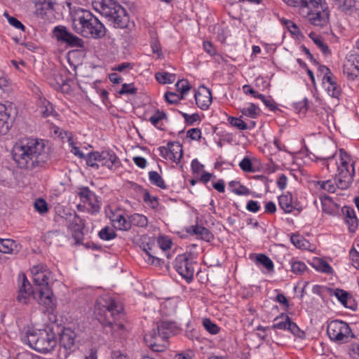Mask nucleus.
Instances as JSON below:
<instances>
[{
	"instance_id": "1",
	"label": "nucleus",
	"mask_w": 359,
	"mask_h": 359,
	"mask_svg": "<svg viewBox=\"0 0 359 359\" xmlns=\"http://www.w3.org/2000/svg\"><path fill=\"white\" fill-rule=\"evenodd\" d=\"M323 165L326 166L329 172L335 175L336 184L331 180L319 181L318 184L321 189L330 193L336 191V187L346 189L351 185L355 175V161L343 149L339 150V155H332L323 159Z\"/></svg>"
},
{
	"instance_id": "2",
	"label": "nucleus",
	"mask_w": 359,
	"mask_h": 359,
	"mask_svg": "<svg viewBox=\"0 0 359 359\" xmlns=\"http://www.w3.org/2000/svg\"><path fill=\"white\" fill-rule=\"evenodd\" d=\"M57 300L53 292L48 288L46 282V315L48 324L46 323V353L54 349L57 345L56 337L60 336V344L65 349H71L74 345L76 333L70 328H65L57 322L55 311Z\"/></svg>"
},
{
	"instance_id": "3",
	"label": "nucleus",
	"mask_w": 359,
	"mask_h": 359,
	"mask_svg": "<svg viewBox=\"0 0 359 359\" xmlns=\"http://www.w3.org/2000/svg\"><path fill=\"white\" fill-rule=\"evenodd\" d=\"M44 147L45 143L43 140H19L13 147V158L20 168L32 169L39 165V157Z\"/></svg>"
},
{
	"instance_id": "4",
	"label": "nucleus",
	"mask_w": 359,
	"mask_h": 359,
	"mask_svg": "<svg viewBox=\"0 0 359 359\" xmlns=\"http://www.w3.org/2000/svg\"><path fill=\"white\" fill-rule=\"evenodd\" d=\"M297 8L300 15L313 26L326 27L330 21V10L325 0H283Z\"/></svg>"
},
{
	"instance_id": "5",
	"label": "nucleus",
	"mask_w": 359,
	"mask_h": 359,
	"mask_svg": "<svg viewBox=\"0 0 359 359\" xmlns=\"http://www.w3.org/2000/svg\"><path fill=\"white\" fill-rule=\"evenodd\" d=\"M73 23L74 29L84 37L100 39L105 35L104 25L89 11H77Z\"/></svg>"
},
{
	"instance_id": "6",
	"label": "nucleus",
	"mask_w": 359,
	"mask_h": 359,
	"mask_svg": "<svg viewBox=\"0 0 359 359\" xmlns=\"http://www.w3.org/2000/svg\"><path fill=\"white\" fill-rule=\"evenodd\" d=\"M177 330L175 323L161 320L157 323L156 329L144 335V341L153 351L161 352L168 348L170 335L176 334Z\"/></svg>"
},
{
	"instance_id": "7",
	"label": "nucleus",
	"mask_w": 359,
	"mask_h": 359,
	"mask_svg": "<svg viewBox=\"0 0 359 359\" xmlns=\"http://www.w3.org/2000/svg\"><path fill=\"white\" fill-rule=\"evenodd\" d=\"M103 301H104V304H102L101 300L97 302L98 305H102L101 309L104 311L106 317V319L102 322L103 326L109 327L111 332L118 329H122L123 325L121 323H116L109 319V317H111L114 320H116L123 315V308L122 304L111 298L103 299Z\"/></svg>"
},
{
	"instance_id": "8",
	"label": "nucleus",
	"mask_w": 359,
	"mask_h": 359,
	"mask_svg": "<svg viewBox=\"0 0 359 359\" xmlns=\"http://www.w3.org/2000/svg\"><path fill=\"white\" fill-rule=\"evenodd\" d=\"M86 164L95 169L100 167H107L112 170L120 165L121 162L116 154L113 151H102V152L94 151L88 154L86 156Z\"/></svg>"
},
{
	"instance_id": "9",
	"label": "nucleus",
	"mask_w": 359,
	"mask_h": 359,
	"mask_svg": "<svg viewBox=\"0 0 359 359\" xmlns=\"http://www.w3.org/2000/svg\"><path fill=\"white\" fill-rule=\"evenodd\" d=\"M327 334L332 341L345 344L354 338L349 325L340 320L330 321L327 325Z\"/></svg>"
},
{
	"instance_id": "10",
	"label": "nucleus",
	"mask_w": 359,
	"mask_h": 359,
	"mask_svg": "<svg viewBox=\"0 0 359 359\" xmlns=\"http://www.w3.org/2000/svg\"><path fill=\"white\" fill-rule=\"evenodd\" d=\"M55 211L57 218L56 220L60 222V219L62 223L65 222L66 225L72 229L75 234L74 235V239L76 243H80V241L82 239L83 233L80 231L81 227L78 224V222H81V219L78 217L76 213L68 207H65L60 204H57L55 207Z\"/></svg>"
},
{
	"instance_id": "11",
	"label": "nucleus",
	"mask_w": 359,
	"mask_h": 359,
	"mask_svg": "<svg viewBox=\"0 0 359 359\" xmlns=\"http://www.w3.org/2000/svg\"><path fill=\"white\" fill-rule=\"evenodd\" d=\"M77 194L82 203V204L77 205L78 210H85L91 215H95L100 212L101 202L98 201L96 194L88 187L78 188Z\"/></svg>"
},
{
	"instance_id": "12",
	"label": "nucleus",
	"mask_w": 359,
	"mask_h": 359,
	"mask_svg": "<svg viewBox=\"0 0 359 359\" xmlns=\"http://www.w3.org/2000/svg\"><path fill=\"white\" fill-rule=\"evenodd\" d=\"M191 254L184 253L176 257L173 262V266L176 271L184 278L187 283H190L194 278L195 271L194 266L196 265Z\"/></svg>"
},
{
	"instance_id": "13",
	"label": "nucleus",
	"mask_w": 359,
	"mask_h": 359,
	"mask_svg": "<svg viewBox=\"0 0 359 359\" xmlns=\"http://www.w3.org/2000/svg\"><path fill=\"white\" fill-rule=\"evenodd\" d=\"M32 274V280L34 283V288L32 290V297L41 305L45 304L43 299L44 285L45 283V269L42 264L34 266L31 269Z\"/></svg>"
},
{
	"instance_id": "14",
	"label": "nucleus",
	"mask_w": 359,
	"mask_h": 359,
	"mask_svg": "<svg viewBox=\"0 0 359 359\" xmlns=\"http://www.w3.org/2000/svg\"><path fill=\"white\" fill-rule=\"evenodd\" d=\"M51 36L56 39L57 42L66 45H83V43L81 39L74 35L63 25L55 26L51 32Z\"/></svg>"
},
{
	"instance_id": "15",
	"label": "nucleus",
	"mask_w": 359,
	"mask_h": 359,
	"mask_svg": "<svg viewBox=\"0 0 359 359\" xmlns=\"http://www.w3.org/2000/svg\"><path fill=\"white\" fill-rule=\"evenodd\" d=\"M343 73L349 81H354L359 75V53L353 52L348 54L344 62Z\"/></svg>"
},
{
	"instance_id": "16",
	"label": "nucleus",
	"mask_w": 359,
	"mask_h": 359,
	"mask_svg": "<svg viewBox=\"0 0 359 359\" xmlns=\"http://www.w3.org/2000/svg\"><path fill=\"white\" fill-rule=\"evenodd\" d=\"M18 281L20 286L17 299L19 302L25 304L27 303L30 295H32L34 285H31L24 273L18 274Z\"/></svg>"
},
{
	"instance_id": "17",
	"label": "nucleus",
	"mask_w": 359,
	"mask_h": 359,
	"mask_svg": "<svg viewBox=\"0 0 359 359\" xmlns=\"http://www.w3.org/2000/svg\"><path fill=\"white\" fill-rule=\"evenodd\" d=\"M26 335L23 340L29 344V346L40 353H45V339L39 337V333L28 327L26 331Z\"/></svg>"
},
{
	"instance_id": "18",
	"label": "nucleus",
	"mask_w": 359,
	"mask_h": 359,
	"mask_svg": "<svg viewBox=\"0 0 359 359\" xmlns=\"http://www.w3.org/2000/svg\"><path fill=\"white\" fill-rule=\"evenodd\" d=\"M196 103L203 110L208 109L212 103V93L209 88L202 86L195 93Z\"/></svg>"
},
{
	"instance_id": "19",
	"label": "nucleus",
	"mask_w": 359,
	"mask_h": 359,
	"mask_svg": "<svg viewBox=\"0 0 359 359\" xmlns=\"http://www.w3.org/2000/svg\"><path fill=\"white\" fill-rule=\"evenodd\" d=\"M100 8H97L99 12L108 19L113 17L116 12L121 6L114 0H100L97 2Z\"/></svg>"
},
{
	"instance_id": "20",
	"label": "nucleus",
	"mask_w": 359,
	"mask_h": 359,
	"mask_svg": "<svg viewBox=\"0 0 359 359\" xmlns=\"http://www.w3.org/2000/svg\"><path fill=\"white\" fill-rule=\"evenodd\" d=\"M323 84L327 93L334 98H338L341 94V88L337 83V79L333 75L323 76Z\"/></svg>"
},
{
	"instance_id": "21",
	"label": "nucleus",
	"mask_w": 359,
	"mask_h": 359,
	"mask_svg": "<svg viewBox=\"0 0 359 359\" xmlns=\"http://www.w3.org/2000/svg\"><path fill=\"white\" fill-rule=\"evenodd\" d=\"M341 211L344 216V221L348 226V231L351 233H354L358 226V219L355 215L354 209L352 207L344 206Z\"/></svg>"
},
{
	"instance_id": "22",
	"label": "nucleus",
	"mask_w": 359,
	"mask_h": 359,
	"mask_svg": "<svg viewBox=\"0 0 359 359\" xmlns=\"http://www.w3.org/2000/svg\"><path fill=\"white\" fill-rule=\"evenodd\" d=\"M109 217L113 226L118 230L128 231L131 228L130 219H126L123 214L111 211Z\"/></svg>"
},
{
	"instance_id": "23",
	"label": "nucleus",
	"mask_w": 359,
	"mask_h": 359,
	"mask_svg": "<svg viewBox=\"0 0 359 359\" xmlns=\"http://www.w3.org/2000/svg\"><path fill=\"white\" fill-rule=\"evenodd\" d=\"M337 8L341 12L352 15L359 11L358 0H334Z\"/></svg>"
},
{
	"instance_id": "24",
	"label": "nucleus",
	"mask_w": 359,
	"mask_h": 359,
	"mask_svg": "<svg viewBox=\"0 0 359 359\" xmlns=\"http://www.w3.org/2000/svg\"><path fill=\"white\" fill-rule=\"evenodd\" d=\"M143 250L147 256L144 259L148 264L155 266H161L163 264L162 259L156 256L158 248L154 244L147 243L143 246Z\"/></svg>"
},
{
	"instance_id": "25",
	"label": "nucleus",
	"mask_w": 359,
	"mask_h": 359,
	"mask_svg": "<svg viewBox=\"0 0 359 359\" xmlns=\"http://www.w3.org/2000/svg\"><path fill=\"white\" fill-rule=\"evenodd\" d=\"M48 83L55 90H61L63 93H67L70 89L69 86L59 74H53V75L48 78Z\"/></svg>"
},
{
	"instance_id": "26",
	"label": "nucleus",
	"mask_w": 359,
	"mask_h": 359,
	"mask_svg": "<svg viewBox=\"0 0 359 359\" xmlns=\"http://www.w3.org/2000/svg\"><path fill=\"white\" fill-rule=\"evenodd\" d=\"M109 20L113 21L114 25L120 28H126L129 22V17L126 10L122 6L118 9L116 14L109 18Z\"/></svg>"
},
{
	"instance_id": "27",
	"label": "nucleus",
	"mask_w": 359,
	"mask_h": 359,
	"mask_svg": "<svg viewBox=\"0 0 359 359\" xmlns=\"http://www.w3.org/2000/svg\"><path fill=\"white\" fill-rule=\"evenodd\" d=\"M10 118V112L4 104L0 103V135L8 133L10 126L8 119Z\"/></svg>"
},
{
	"instance_id": "28",
	"label": "nucleus",
	"mask_w": 359,
	"mask_h": 359,
	"mask_svg": "<svg viewBox=\"0 0 359 359\" xmlns=\"http://www.w3.org/2000/svg\"><path fill=\"white\" fill-rule=\"evenodd\" d=\"M170 161L179 163L183 156L182 145L178 142H169L168 143Z\"/></svg>"
},
{
	"instance_id": "29",
	"label": "nucleus",
	"mask_w": 359,
	"mask_h": 359,
	"mask_svg": "<svg viewBox=\"0 0 359 359\" xmlns=\"http://www.w3.org/2000/svg\"><path fill=\"white\" fill-rule=\"evenodd\" d=\"M278 203L281 209L285 213H290L295 209V205L292 202V194L287 193L278 197Z\"/></svg>"
},
{
	"instance_id": "30",
	"label": "nucleus",
	"mask_w": 359,
	"mask_h": 359,
	"mask_svg": "<svg viewBox=\"0 0 359 359\" xmlns=\"http://www.w3.org/2000/svg\"><path fill=\"white\" fill-rule=\"evenodd\" d=\"M85 56L84 50L81 49H74L69 50L67 53V59L70 65H76L82 62Z\"/></svg>"
},
{
	"instance_id": "31",
	"label": "nucleus",
	"mask_w": 359,
	"mask_h": 359,
	"mask_svg": "<svg viewBox=\"0 0 359 359\" xmlns=\"http://www.w3.org/2000/svg\"><path fill=\"white\" fill-rule=\"evenodd\" d=\"M189 232L201 236V238L205 241H210L213 238V235L211 232L205 227L203 226L196 225L190 226Z\"/></svg>"
},
{
	"instance_id": "32",
	"label": "nucleus",
	"mask_w": 359,
	"mask_h": 359,
	"mask_svg": "<svg viewBox=\"0 0 359 359\" xmlns=\"http://www.w3.org/2000/svg\"><path fill=\"white\" fill-rule=\"evenodd\" d=\"M289 321V316L286 314L282 313L279 316H277L274 318L273 324L271 326V328L273 330H287Z\"/></svg>"
},
{
	"instance_id": "33",
	"label": "nucleus",
	"mask_w": 359,
	"mask_h": 359,
	"mask_svg": "<svg viewBox=\"0 0 359 359\" xmlns=\"http://www.w3.org/2000/svg\"><path fill=\"white\" fill-rule=\"evenodd\" d=\"M231 191L238 196H248L250 194V190L238 182L231 181L229 183Z\"/></svg>"
},
{
	"instance_id": "34",
	"label": "nucleus",
	"mask_w": 359,
	"mask_h": 359,
	"mask_svg": "<svg viewBox=\"0 0 359 359\" xmlns=\"http://www.w3.org/2000/svg\"><path fill=\"white\" fill-rule=\"evenodd\" d=\"M130 226L146 227L148 224L147 217L143 215L134 213L129 216Z\"/></svg>"
},
{
	"instance_id": "35",
	"label": "nucleus",
	"mask_w": 359,
	"mask_h": 359,
	"mask_svg": "<svg viewBox=\"0 0 359 359\" xmlns=\"http://www.w3.org/2000/svg\"><path fill=\"white\" fill-rule=\"evenodd\" d=\"M156 81L162 84L172 83L175 82L176 76L175 74L167 72H158L155 74Z\"/></svg>"
},
{
	"instance_id": "36",
	"label": "nucleus",
	"mask_w": 359,
	"mask_h": 359,
	"mask_svg": "<svg viewBox=\"0 0 359 359\" xmlns=\"http://www.w3.org/2000/svg\"><path fill=\"white\" fill-rule=\"evenodd\" d=\"M256 264H260L265 267L268 271H273L274 269V264L272 260L264 254H258L256 256Z\"/></svg>"
},
{
	"instance_id": "37",
	"label": "nucleus",
	"mask_w": 359,
	"mask_h": 359,
	"mask_svg": "<svg viewBox=\"0 0 359 359\" xmlns=\"http://www.w3.org/2000/svg\"><path fill=\"white\" fill-rule=\"evenodd\" d=\"M149 180L153 185L162 189H167V185L165 181L156 171L149 172Z\"/></svg>"
},
{
	"instance_id": "38",
	"label": "nucleus",
	"mask_w": 359,
	"mask_h": 359,
	"mask_svg": "<svg viewBox=\"0 0 359 359\" xmlns=\"http://www.w3.org/2000/svg\"><path fill=\"white\" fill-rule=\"evenodd\" d=\"M241 113L251 118H256L260 114V109L253 103H250L248 106L241 109Z\"/></svg>"
},
{
	"instance_id": "39",
	"label": "nucleus",
	"mask_w": 359,
	"mask_h": 359,
	"mask_svg": "<svg viewBox=\"0 0 359 359\" xmlns=\"http://www.w3.org/2000/svg\"><path fill=\"white\" fill-rule=\"evenodd\" d=\"M34 8V14L41 19L45 18V0H29Z\"/></svg>"
},
{
	"instance_id": "40",
	"label": "nucleus",
	"mask_w": 359,
	"mask_h": 359,
	"mask_svg": "<svg viewBox=\"0 0 359 359\" xmlns=\"http://www.w3.org/2000/svg\"><path fill=\"white\" fill-rule=\"evenodd\" d=\"M120 41L121 43H133L135 41V34L128 28H121L120 32Z\"/></svg>"
},
{
	"instance_id": "41",
	"label": "nucleus",
	"mask_w": 359,
	"mask_h": 359,
	"mask_svg": "<svg viewBox=\"0 0 359 359\" xmlns=\"http://www.w3.org/2000/svg\"><path fill=\"white\" fill-rule=\"evenodd\" d=\"M315 268L323 273H325L327 274L332 273L333 269L332 266L324 259H317L315 261Z\"/></svg>"
},
{
	"instance_id": "42",
	"label": "nucleus",
	"mask_w": 359,
	"mask_h": 359,
	"mask_svg": "<svg viewBox=\"0 0 359 359\" xmlns=\"http://www.w3.org/2000/svg\"><path fill=\"white\" fill-rule=\"evenodd\" d=\"M291 271L296 275L302 274L306 269V265L300 261L292 259L290 262Z\"/></svg>"
},
{
	"instance_id": "43",
	"label": "nucleus",
	"mask_w": 359,
	"mask_h": 359,
	"mask_svg": "<svg viewBox=\"0 0 359 359\" xmlns=\"http://www.w3.org/2000/svg\"><path fill=\"white\" fill-rule=\"evenodd\" d=\"M98 236L103 241H111L116 237V233L112 228L104 226L99 231Z\"/></svg>"
},
{
	"instance_id": "44",
	"label": "nucleus",
	"mask_w": 359,
	"mask_h": 359,
	"mask_svg": "<svg viewBox=\"0 0 359 359\" xmlns=\"http://www.w3.org/2000/svg\"><path fill=\"white\" fill-rule=\"evenodd\" d=\"M15 243L13 240L0 238V252L8 254L11 253Z\"/></svg>"
},
{
	"instance_id": "45",
	"label": "nucleus",
	"mask_w": 359,
	"mask_h": 359,
	"mask_svg": "<svg viewBox=\"0 0 359 359\" xmlns=\"http://www.w3.org/2000/svg\"><path fill=\"white\" fill-rule=\"evenodd\" d=\"M203 325L211 334H217L220 330L219 327L209 318H205L203 320Z\"/></svg>"
},
{
	"instance_id": "46",
	"label": "nucleus",
	"mask_w": 359,
	"mask_h": 359,
	"mask_svg": "<svg viewBox=\"0 0 359 359\" xmlns=\"http://www.w3.org/2000/svg\"><path fill=\"white\" fill-rule=\"evenodd\" d=\"M143 201L152 209H156L158 206V198L154 196H151L147 191L144 193Z\"/></svg>"
},
{
	"instance_id": "47",
	"label": "nucleus",
	"mask_w": 359,
	"mask_h": 359,
	"mask_svg": "<svg viewBox=\"0 0 359 359\" xmlns=\"http://www.w3.org/2000/svg\"><path fill=\"white\" fill-rule=\"evenodd\" d=\"M177 90L184 97L185 94H187L189 90L191 89V86L189 81L187 79L179 80L175 84Z\"/></svg>"
},
{
	"instance_id": "48",
	"label": "nucleus",
	"mask_w": 359,
	"mask_h": 359,
	"mask_svg": "<svg viewBox=\"0 0 359 359\" xmlns=\"http://www.w3.org/2000/svg\"><path fill=\"white\" fill-rule=\"evenodd\" d=\"M137 93V88L133 83H123L121 88L118 91L119 95H135Z\"/></svg>"
},
{
	"instance_id": "49",
	"label": "nucleus",
	"mask_w": 359,
	"mask_h": 359,
	"mask_svg": "<svg viewBox=\"0 0 359 359\" xmlns=\"http://www.w3.org/2000/svg\"><path fill=\"white\" fill-rule=\"evenodd\" d=\"M334 295L344 306L349 307L348 306V300L351 299V297L348 292L341 289H336L334 291Z\"/></svg>"
},
{
	"instance_id": "50",
	"label": "nucleus",
	"mask_w": 359,
	"mask_h": 359,
	"mask_svg": "<svg viewBox=\"0 0 359 359\" xmlns=\"http://www.w3.org/2000/svg\"><path fill=\"white\" fill-rule=\"evenodd\" d=\"M172 241L166 236H159L157 239V248L161 249L163 252L171 248Z\"/></svg>"
},
{
	"instance_id": "51",
	"label": "nucleus",
	"mask_w": 359,
	"mask_h": 359,
	"mask_svg": "<svg viewBox=\"0 0 359 359\" xmlns=\"http://www.w3.org/2000/svg\"><path fill=\"white\" fill-rule=\"evenodd\" d=\"M203 49L206 53L213 57L216 62H220L224 60L223 56L217 52L215 46H203Z\"/></svg>"
},
{
	"instance_id": "52",
	"label": "nucleus",
	"mask_w": 359,
	"mask_h": 359,
	"mask_svg": "<svg viewBox=\"0 0 359 359\" xmlns=\"http://www.w3.org/2000/svg\"><path fill=\"white\" fill-rule=\"evenodd\" d=\"M60 114L55 110L52 103L46 101V118H52L57 122L60 121Z\"/></svg>"
},
{
	"instance_id": "53",
	"label": "nucleus",
	"mask_w": 359,
	"mask_h": 359,
	"mask_svg": "<svg viewBox=\"0 0 359 359\" xmlns=\"http://www.w3.org/2000/svg\"><path fill=\"white\" fill-rule=\"evenodd\" d=\"M309 101L306 98H304L302 101L293 104L294 110L302 114H305L308 110Z\"/></svg>"
},
{
	"instance_id": "54",
	"label": "nucleus",
	"mask_w": 359,
	"mask_h": 359,
	"mask_svg": "<svg viewBox=\"0 0 359 359\" xmlns=\"http://www.w3.org/2000/svg\"><path fill=\"white\" fill-rule=\"evenodd\" d=\"M166 118V114L165 112L157 110L154 114H153L150 118V122L157 128L161 129L158 126L159 122Z\"/></svg>"
},
{
	"instance_id": "55",
	"label": "nucleus",
	"mask_w": 359,
	"mask_h": 359,
	"mask_svg": "<svg viewBox=\"0 0 359 359\" xmlns=\"http://www.w3.org/2000/svg\"><path fill=\"white\" fill-rule=\"evenodd\" d=\"M290 240L295 247L299 249L306 248L308 242L302 236L299 235H292Z\"/></svg>"
},
{
	"instance_id": "56",
	"label": "nucleus",
	"mask_w": 359,
	"mask_h": 359,
	"mask_svg": "<svg viewBox=\"0 0 359 359\" xmlns=\"http://www.w3.org/2000/svg\"><path fill=\"white\" fill-rule=\"evenodd\" d=\"M228 121L231 126L237 128L239 130H244L248 129V125L241 118L229 116Z\"/></svg>"
},
{
	"instance_id": "57",
	"label": "nucleus",
	"mask_w": 359,
	"mask_h": 359,
	"mask_svg": "<svg viewBox=\"0 0 359 359\" xmlns=\"http://www.w3.org/2000/svg\"><path fill=\"white\" fill-rule=\"evenodd\" d=\"M164 97L165 101L169 104H177L182 99L184 98L182 95H180L175 93L172 92H166L164 95Z\"/></svg>"
},
{
	"instance_id": "58",
	"label": "nucleus",
	"mask_w": 359,
	"mask_h": 359,
	"mask_svg": "<svg viewBox=\"0 0 359 359\" xmlns=\"http://www.w3.org/2000/svg\"><path fill=\"white\" fill-rule=\"evenodd\" d=\"M60 122L55 121V123H50L48 128L50 130V133L51 136L54 137H60L61 139H63L62 136V130L60 129L59 123Z\"/></svg>"
},
{
	"instance_id": "59",
	"label": "nucleus",
	"mask_w": 359,
	"mask_h": 359,
	"mask_svg": "<svg viewBox=\"0 0 359 359\" xmlns=\"http://www.w3.org/2000/svg\"><path fill=\"white\" fill-rule=\"evenodd\" d=\"M287 27L289 30V32L294 36H296V38L298 40H301L304 37L302 34L300 32L299 28L297 26L296 24H294L293 22L289 21L287 23Z\"/></svg>"
},
{
	"instance_id": "60",
	"label": "nucleus",
	"mask_w": 359,
	"mask_h": 359,
	"mask_svg": "<svg viewBox=\"0 0 359 359\" xmlns=\"http://www.w3.org/2000/svg\"><path fill=\"white\" fill-rule=\"evenodd\" d=\"M239 166L241 169L245 172H254V169L252 167V163L250 158L245 157L244 158L240 163Z\"/></svg>"
},
{
	"instance_id": "61",
	"label": "nucleus",
	"mask_w": 359,
	"mask_h": 359,
	"mask_svg": "<svg viewBox=\"0 0 359 359\" xmlns=\"http://www.w3.org/2000/svg\"><path fill=\"white\" fill-rule=\"evenodd\" d=\"M182 116L184 118L185 123L187 125L192 126L194 123L198 121H200V116L198 114L195 113L191 115H189L187 113H182Z\"/></svg>"
},
{
	"instance_id": "62",
	"label": "nucleus",
	"mask_w": 359,
	"mask_h": 359,
	"mask_svg": "<svg viewBox=\"0 0 359 359\" xmlns=\"http://www.w3.org/2000/svg\"><path fill=\"white\" fill-rule=\"evenodd\" d=\"M4 15L7 18L8 22L10 25L13 26L17 29H20L22 30H25V27L22 25V23L19 21L16 18L10 16L7 13H4Z\"/></svg>"
},
{
	"instance_id": "63",
	"label": "nucleus",
	"mask_w": 359,
	"mask_h": 359,
	"mask_svg": "<svg viewBox=\"0 0 359 359\" xmlns=\"http://www.w3.org/2000/svg\"><path fill=\"white\" fill-rule=\"evenodd\" d=\"M349 256L352 262L353 266L359 269V252L354 248H351L349 252Z\"/></svg>"
},
{
	"instance_id": "64",
	"label": "nucleus",
	"mask_w": 359,
	"mask_h": 359,
	"mask_svg": "<svg viewBox=\"0 0 359 359\" xmlns=\"http://www.w3.org/2000/svg\"><path fill=\"white\" fill-rule=\"evenodd\" d=\"M348 353L353 359H359V344H352Z\"/></svg>"
}]
</instances>
